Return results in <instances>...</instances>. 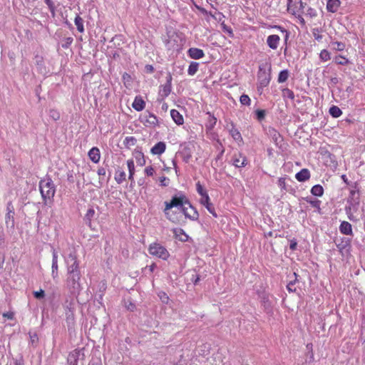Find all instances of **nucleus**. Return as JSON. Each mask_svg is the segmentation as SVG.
I'll return each mask as SVG.
<instances>
[{
	"label": "nucleus",
	"instance_id": "1",
	"mask_svg": "<svg viewBox=\"0 0 365 365\" xmlns=\"http://www.w3.org/2000/svg\"><path fill=\"white\" fill-rule=\"evenodd\" d=\"M164 204L163 213L166 218L173 222L178 220L177 217L171 213L173 207L180 208L184 215L190 220H195L198 218V212L183 194L173 196L170 201H165Z\"/></svg>",
	"mask_w": 365,
	"mask_h": 365
},
{
	"label": "nucleus",
	"instance_id": "2",
	"mask_svg": "<svg viewBox=\"0 0 365 365\" xmlns=\"http://www.w3.org/2000/svg\"><path fill=\"white\" fill-rule=\"evenodd\" d=\"M39 190L44 204L51 201L56 193V187L50 177L41 179L39 181Z\"/></svg>",
	"mask_w": 365,
	"mask_h": 365
},
{
	"label": "nucleus",
	"instance_id": "3",
	"mask_svg": "<svg viewBox=\"0 0 365 365\" xmlns=\"http://www.w3.org/2000/svg\"><path fill=\"white\" fill-rule=\"evenodd\" d=\"M148 252L150 255L163 260H167L170 257L169 252L167 249L158 242L150 244L148 247Z\"/></svg>",
	"mask_w": 365,
	"mask_h": 365
},
{
	"label": "nucleus",
	"instance_id": "4",
	"mask_svg": "<svg viewBox=\"0 0 365 365\" xmlns=\"http://www.w3.org/2000/svg\"><path fill=\"white\" fill-rule=\"evenodd\" d=\"M81 272H74L73 273H68V277L66 279L67 284L73 288L78 289L80 287Z\"/></svg>",
	"mask_w": 365,
	"mask_h": 365
},
{
	"label": "nucleus",
	"instance_id": "5",
	"mask_svg": "<svg viewBox=\"0 0 365 365\" xmlns=\"http://www.w3.org/2000/svg\"><path fill=\"white\" fill-rule=\"evenodd\" d=\"M67 272L68 273H73L74 272H80L79 264L75 254H69L67 260Z\"/></svg>",
	"mask_w": 365,
	"mask_h": 365
},
{
	"label": "nucleus",
	"instance_id": "6",
	"mask_svg": "<svg viewBox=\"0 0 365 365\" xmlns=\"http://www.w3.org/2000/svg\"><path fill=\"white\" fill-rule=\"evenodd\" d=\"M171 81L172 76L170 74H169L168 76L167 83L160 87L159 93L163 98L168 97L171 92Z\"/></svg>",
	"mask_w": 365,
	"mask_h": 365
},
{
	"label": "nucleus",
	"instance_id": "7",
	"mask_svg": "<svg viewBox=\"0 0 365 365\" xmlns=\"http://www.w3.org/2000/svg\"><path fill=\"white\" fill-rule=\"evenodd\" d=\"M232 161L236 168H243L247 164V158L240 153L234 155Z\"/></svg>",
	"mask_w": 365,
	"mask_h": 365
},
{
	"label": "nucleus",
	"instance_id": "8",
	"mask_svg": "<svg viewBox=\"0 0 365 365\" xmlns=\"http://www.w3.org/2000/svg\"><path fill=\"white\" fill-rule=\"evenodd\" d=\"M143 123L146 126L155 127L158 124V120L156 115L153 113H148L144 115Z\"/></svg>",
	"mask_w": 365,
	"mask_h": 365
},
{
	"label": "nucleus",
	"instance_id": "9",
	"mask_svg": "<svg viewBox=\"0 0 365 365\" xmlns=\"http://www.w3.org/2000/svg\"><path fill=\"white\" fill-rule=\"evenodd\" d=\"M6 210H7V213L5 217L6 223L9 224V222H11V226L13 227L14 225V209L11 202H9L7 203Z\"/></svg>",
	"mask_w": 365,
	"mask_h": 365
},
{
	"label": "nucleus",
	"instance_id": "10",
	"mask_svg": "<svg viewBox=\"0 0 365 365\" xmlns=\"http://www.w3.org/2000/svg\"><path fill=\"white\" fill-rule=\"evenodd\" d=\"M89 159L94 163H98L101 159L100 150L97 147L92 148L88 151Z\"/></svg>",
	"mask_w": 365,
	"mask_h": 365
},
{
	"label": "nucleus",
	"instance_id": "11",
	"mask_svg": "<svg viewBox=\"0 0 365 365\" xmlns=\"http://www.w3.org/2000/svg\"><path fill=\"white\" fill-rule=\"evenodd\" d=\"M133 108L137 111L143 110L145 107V102L140 96H135L133 103Z\"/></svg>",
	"mask_w": 365,
	"mask_h": 365
},
{
	"label": "nucleus",
	"instance_id": "12",
	"mask_svg": "<svg viewBox=\"0 0 365 365\" xmlns=\"http://www.w3.org/2000/svg\"><path fill=\"white\" fill-rule=\"evenodd\" d=\"M339 231L343 235L353 236L352 226L349 222L346 221H343L341 222L339 226Z\"/></svg>",
	"mask_w": 365,
	"mask_h": 365
},
{
	"label": "nucleus",
	"instance_id": "13",
	"mask_svg": "<svg viewBox=\"0 0 365 365\" xmlns=\"http://www.w3.org/2000/svg\"><path fill=\"white\" fill-rule=\"evenodd\" d=\"M187 53L189 56L193 59H200L205 56L203 51L197 48H190Z\"/></svg>",
	"mask_w": 365,
	"mask_h": 365
},
{
	"label": "nucleus",
	"instance_id": "14",
	"mask_svg": "<svg viewBox=\"0 0 365 365\" xmlns=\"http://www.w3.org/2000/svg\"><path fill=\"white\" fill-rule=\"evenodd\" d=\"M170 115L173 120V121L178 125H181L184 123V118L182 114L175 109H172L170 110Z\"/></svg>",
	"mask_w": 365,
	"mask_h": 365
},
{
	"label": "nucleus",
	"instance_id": "15",
	"mask_svg": "<svg viewBox=\"0 0 365 365\" xmlns=\"http://www.w3.org/2000/svg\"><path fill=\"white\" fill-rule=\"evenodd\" d=\"M173 233L176 239L181 242H187L189 236L181 228H175L173 230Z\"/></svg>",
	"mask_w": 365,
	"mask_h": 365
},
{
	"label": "nucleus",
	"instance_id": "16",
	"mask_svg": "<svg viewBox=\"0 0 365 365\" xmlns=\"http://www.w3.org/2000/svg\"><path fill=\"white\" fill-rule=\"evenodd\" d=\"M127 168L128 170V180L131 182H134V175H135V165L134 160L133 159H128L126 161Z\"/></svg>",
	"mask_w": 365,
	"mask_h": 365
},
{
	"label": "nucleus",
	"instance_id": "17",
	"mask_svg": "<svg viewBox=\"0 0 365 365\" xmlns=\"http://www.w3.org/2000/svg\"><path fill=\"white\" fill-rule=\"evenodd\" d=\"M166 145L164 142H158L152 148L151 153L153 155H161L165 150Z\"/></svg>",
	"mask_w": 365,
	"mask_h": 365
},
{
	"label": "nucleus",
	"instance_id": "18",
	"mask_svg": "<svg viewBox=\"0 0 365 365\" xmlns=\"http://www.w3.org/2000/svg\"><path fill=\"white\" fill-rule=\"evenodd\" d=\"M340 4L341 2L339 0H328L327 4V9L329 12L335 13L337 11Z\"/></svg>",
	"mask_w": 365,
	"mask_h": 365
},
{
	"label": "nucleus",
	"instance_id": "19",
	"mask_svg": "<svg viewBox=\"0 0 365 365\" xmlns=\"http://www.w3.org/2000/svg\"><path fill=\"white\" fill-rule=\"evenodd\" d=\"M279 39L278 35H270L267 37V42L271 48L276 49L278 47Z\"/></svg>",
	"mask_w": 365,
	"mask_h": 365
},
{
	"label": "nucleus",
	"instance_id": "20",
	"mask_svg": "<svg viewBox=\"0 0 365 365\" xmlns=\"http://www.w3.org/2000/svg\"><path fill=\"white\" fill-rule=\"evenodd\" d=\"M114 178L117 183L121 184L125 180L126 174L122 169L118 168L115 170Z\"/></svg>",
	"mask_w": 365,
	"mask_h": 365
},
{
	"label": "nucleus",
	"instance_id": "21",
	"mask_svg": "<svg viewBox=\"0 0 365 365\" xmlns=\"http://www.w3.org/2000/svg\"><path fill=\"white\" fill-rule=\"evenodd\" d=\"M310 178V172L308 169L304 168L298 172V181L304 182Z\"/></svg>",
	"mask_w": 365,
	"mask_h": 365
},
{
	"label": "nucleus",
	"instance_id": "22",
	"mask_svg": "<svg viewBox=\"0 0 365 365\" xmlns=\"http://www.w3.org/2000/svg\"><path fill=\"white\" fill-rule=\"evenodd\" d=\"M351 240L346 237H342L340 240V242H336V245L339 250H343L350 246Z\"/></svg>",
	"mask_w": 365,
	"mask_h": 365
},
{
	"label": "nucleus",
	"instance_id": "23",
	"mask_svg": "<svg viewBox=\"0 0 365 365\" xmlns=\"http://www.w3.org/2000/svg\"><path fill=\"white\" fill-rule=\"evenodd\" d=\"M312 346H313V345L312 343L307 344L306 346V350L307 351V354L306 356L305 361L307 363H311L314 361V354L312 351Z\"/></svg>",
	"mask_w": 365,
	"mask_h": 365
},
{
	"label": "nucleus",
	"instance_id": "24",
	"mask_svg": "<svg viewBox=\"0 0 365 365\" xmlns=\"http://www.w3.org/2000/svg\"><path fill=\"white\" fill-rule=\"evenodd\" d=\"M269 134L270 135L276 145H278L279 143L282 140V137L280 134L275 129H269Z\"/></svg>",
	"mask_w": 365,
	"mask_h": 365
},
{
	"label": "nucleus",
	"instance_id": "25",
	"mask_svg": "<svg viewBox=\"0 0 365 365\" xmlns=\"http://www.w3.org/2000/svg\"><path fill=\"white\" fill-rule=\"evenodd\" d=\"M311 193L314 196L321 197L324 194V188L321 185H315L312 187Z\"/></svg>",
	"mask_w": 365,
	"mask_h": 365
},
{
	"label": "nucleus",
	"instance_id": "26",
	"mask_svg": "<svg viewBox=\"0 0 365 365\" xmlns=\"http://www.w3.org/2000/svg\"><path fill=\"white\" fill-rule=\"evenodd\" d=\"M207 114L208 115V119H207V124L206 125V126L208 129L211 130L216 125L217 118L210 112H207Z\"/></svg>",
	"mask_w": 365,
	"mask_h": 365
},
{
	"label": "nucleus",
	"instance_id": "27",
	"mask_svg": "<svg viewBox=\"0 0 365 365\" xmlns=\"http://www.w3.org/2000/svg\"><path fill=\"white\" fill-rule=\"evenodd\" d=\"M329 112L333 118H339L342 114L341 110L336 106H331Z\"/></svg>",
	"mask_w": 365,
	"mask_h": 365
},
{
	"label": "nucleus",
	"instance_id": "28",
	"mask_svg": "<svg viewBox=\"0 0 365 365\" xmlns=\"http://www.w3.org/2000/svg\"><path fill=\"white\" fill-rule=\"evenodd\" d=\"M304 200L308 203H309L312 205V207H315V208H318V209L320 208V205H321V201L320 200H317L316 198H314L312 196H308L306 198H304Z\"/></svg>",
	"mask_w": 365,
	"mask_h": 365
},
{
	"label": "nucleus",
	"instance_id": "29",
	"mask_svg": "<svg viewBox=\"0 0 365 365\" xmlns=\"http://www.w3.org/2000/svg\"><path fill=\"white\" fill-rule=\"evenodd\" d=\"M75 24L77 27L78 31L80 33H83L84 31V26H83V19L79 16L77 15L74 20Z\"/></svg>",
	"mask_w": 365,
	"mask_h": 365
},
{
	"label": "nucleus",
	"instance_id": "30",
	"mask_svg": "<svg viewBox=\"0 0 365 365\" xmlns=\"http://www.w3.org/2000/svg\"><path fill=\"white\" fill-rule=\"evenodd\" d=\"M199 63L197 62H191L188 69L187 73L190 76L195 75L198 71Z\"/></svg>",
	"mask_w": 365,
	"mask_h": 365
},
{
	"label": "nucleus",
	"instance_id": "31",
	"mask_svg": "<svg viewBox=\"0 0 365 365\" xmlns=\"http://www.w3.org/2000/svg\"><path fill=\"white\" fill-rule=\"evenodd\" d=\"M136 139L133 136H128L124 140V145L127 148H130L131 146H134L136 143Z\"/></svg>",
	"mask_w": 365,
	"mask_h": 365
},
{
	"label": "nucleus",
	"instance_id": "32",
	"mask_svg": "<svg viewBox=\"0 0 365 365\" xmlns=\"http://www.w3.org/2000/svg\"><path fill=\"white\" fill-rule=\"evenodd\" d=\"M79 352L77 350H74L73 352L69 354L68 361L73 365H77V359L76 358L78 356Z\"/></svg>",
	"mask_w": 365,
	"mask_h": 365
},
{
	"label": "nucleus",
	"instance_id": "33",
	"mask_svg": "<svg viewBox=\"0 0 365 365\" xmlns=\"http://www.w3.org/2000/svg\"><path fill=\"white\" fill-rule=\"evenodd\" d=\"M319 58L324 62L330 60V53L327 49H323L319 53Z\"/></svg>",
	"mask_w": 365,
	"mask_h": 365
},
{
	"label": "nucleus",
	"instance_id": "34",
	"mask_svg": "<svg viewBox=\"0 0 365 365\" xmlns=\"http://www.w3.org/2000/svg\"><path fill=\"white\" fill-rule=\"evenodd\" d=\"M230 134L232 137L234 138V140L236 141H241L242 140L240 133L236 128H232V130H230Z\"/></svg>",
	"mask_w": 365,
	"mask_h": 365
},
{
	"label": "nucleus",
	"instance_id": "35",
	"mask_svg": "<svg viewBox=\"0 0 365 365\" xmlns=\"http://www.w3.org/2000/svg\"><path fill=\"white\" fill-rule=\"evenodd\" d=\"M135 158L137 160V163L140 165L143 166L145 163V160L144 158L143 153L141 152H138L135 155Z\"/></svg>",
	"mask_w": 365,
	"mask_h": 365
},
{
	"label": "nucleus",
	"instance_id": "36",
	"mask_svg": "<svg viewBox=\"0 0 365 365\" xmlns=\"http://www.w3.org/2000/svg\"><path fill=\"white\" fill-rule=\"evenodd\" d=\"M282 94L284 98H289L292 101L294 99V93L292 91L286 88L282 91Z\"/></svg>",
	"mask_w": 365,
	"mask_h": 365
},
{
	"label": "nucleus",
	"instance_id": "37",
	"mask_svg": "<svg viewBox=\"0 0 365 365\" xmlns=\"http://www.w3.org/2000/svg\"><path fill=\"white\" fill-rule=\"evenodd\" d=\"M196 190L200 196L208 195L207 190L203 187L200 181L196 183Z\"/></svg>",
	"mask_w": 365,
	"mask_h": 365
},
{
	"label": "nucleus",
	"instance_id": "38",
	"mask_svg": "<svg viewBox=\"0 0 365 365\" xmlns=\"http://www.w3.org/2000/svg\"><path fill=\"white\" fill-rule=\"evenodd\" d=\"M288 76H289V73H288L287 71H286V70L282 71L279 74L278 81L279 83L285 82L287 80Z\"/></svg>",
	"mask_w": 365,
	"mask_h": 365
},
{
	"label": "nucleus",
	"instance_id": "39",
	"mask_svg": "<svg viewBox=\"0 0 365 365\" xmlns=\"http://www.w3.org/2000/svg\"><path fill=\"white\" fill-rule=\"evenodd\" d=\"M302 13L306 16H309L310 18L314 17L317 16V11L311 7H307L305 11H302Z\"/></svg>",
	"mask_w": 365,
	"mask_h": 365
},
{
	"label": "nucleus",
	"instance_id": "40",
	"mask_svg": "<svg viewBox=\"0 0 365 365\" xmlns=\"http://www.w3.org/2000/svg\"><path fill=\"white\" fill-rule=\"evenodd\" d=\"M6 349L3 343H0V365H3L5 363V354Z\"/></svg>",
	"mask_w": 365,
	"mask_h": 365
},
{
	"label": "nucleus",
	"instance_id": "41",
	"mask_svg": "<svg viewBox=\"0 0 365 365\" xmlns=\"http://www.w3.org/2000/svg\"><path fill=\"white\" fill-rule=\"evenodd\" d=\"M240 101L242 105L245 106H250L251 103L250 97L246 94H242L240 96Z\"/></svg>",
	"mask_w": 365,
	"mask_h": 365
},
{
	"label": "nucleus",
	"instance_id": "42",
	"mask_svg": "<svg viewBox=\"0 0 365 365\" xmlns=\"http://www.w3.org/2000/svg\"><path fill=\"white\" fill-rule=\"evenodd\" d=\"M336 63L339 65H347L349 63V61L342 56H339L338 57L336 58Z\"/></svg>",
	"mask_w": 365,
	"mask_h": 365
},
{
	"label": "nucleus",
	"instance_id": "43",
	"mask_svg": "<svg viewBox=\"0 0 365 365\" xmlns=\"http://www.w3.org/2000/svg\"><path fill=\"white\" fill-rule=\"evenodd\" d=\"M287 289L288 292H290V293L294 292L297 290V286L295 284V280L290 281L287 284Z\"/></svg>",
	"mask_w": 365,
	"mask_h": 365
},
{
	"label": "nucleus",
	"instance_id": "44",
	"mask_svg": "<svg viewBox=\"0 0 365 365\" xmlns=\"http://www.w3.org/2000/svg\"><path fill=\"white\" fill-rule=\"evenodd\" d=\"M332 45H336V46L334 47V49L339 51H341L345 48V44L342 42L339 41H334L331 43Z\"/></svg>",
	"mask_w": 365,
	"mask_h": 365
},
{
	"label": "nucleus",
	"instance_id": "45",
	"mask_svg": "<svg viewBox=\"0 0 365 365\" xmlns=\"http://www.w3.org/2000/svg\"><path fill=\"white\" fill-rule=\"evenodd\" d=\"M207 210L209 211L210 213H211L214 217H217V214L215 213V208L212 205V204L210 202L207 204L205 205Z\"/></svg>",
	"mask_w": 365,
	"mask_h": 365
},
{
	"label": "nucleus",
	"instance_id": "46",
	"mask_svg": "<svg viewBox=\"0 0 365 365\" xmlns=\"http://www.w3.org/2000/svg\"><path fill=\"white\" fill-rule=\"evenodd\" d=\"M144 173L147 176H153L155 173V169L152 166H147L144 170Z\"/></svg>",
	"mask_w": 365,
	"mask_h": 365
},
{
	"label": "nucleus",
	"instance_id": "47",
	"mask_svg": "<svg viewBox=\"0 0 365 365\" xmlns=\"http://www.w3.org/2000/svg\"><path fill=\"white\" fill-rule=\"evenodd\" d=\"M221 26H222V28L224 31L228 33L230 36H231V37L233 36V35H234L233 34V31H232V29L230 27L227 26L225 23H222L221 24Z\"/></svg>",
	"mask_w": 365,
	"mask_h": 365
},
{
	"label": "nucleus",
	"instance_id": "48",
	"mask_svg": "<svg viewBox=\"0 0 365 365\" xmlns=\"http://www.w3.org/2000/svg\"><path fill=\"white\" fill-rule=\"evenodd\" d=\"M256 115H257V118L259 120H263L264 118V117H265V110H256Z\"/></svg>",
	"mask_w": 365,
	"mask_h": 365
},
{
	"label": "nucleus",
	"instance_id": "49",
	"mask_svg": "<svg viewBox=\"0 0 365 365\" xmlns=\"http://www.w3.org/2000/svg\"><path fill=\"white\" fill-rule=\"evenodd\" d=\"M34 295L36 299H42L45 297V292L43 289L36 291L34 292Z\"/></svg>",
	"mask_w": 365,
	"mask_h": 365
},
{
	"label": "nucleus",
	"instance_id": "50",
	"mask_svg": "<svg viewBox=\"0 0 365 365\" xmlns=\"http://www.w3.org/2000/svg\"><path fill=\"white\" fill-rule=\"evenodd\" d=\"M50 114L51 117H52L55 120H57L60 118V113L56 110H51Z\"/></svg>",
	"mask_w": 365,
	"mask_h": 365
},
{
	"label": "nucleus",
	"instance_id": "51",
	"mask_svg": "<svg viewBox=\"0 0 365 365\" xmlns=\"http://www.w3.org/2000/svg\"><path fill=\"white\" fill-rule=\"evenodd\" d=\"M161 186H168L169 183V179L165 176L160 177L159 179Z\"/></svg>",
	"mask_w": 365,
	"mask_h": 365
},
{
	"label": "nucleus",
	"instance_id": "52",
	"mask_svg": "<svg viewBox=\"0 0 365 365\" xmlns=\"http://www.w3.org/2000/svg\"><path fill=\"white\" fill-rule=\"evenodd\" d=\"M210 202V199L208 195H202L200 198V203L203 205Z\"/></svg>",
	"mask_w": 365,
	"mask_h": 365
},
{
	"label": "nucleus",
	"instance_id": "53",
	"mask_svg": "<svg viewBox=\"0 0 365 365\" xmlns=\"http://www.w3.org/2000/svg\"><path fill=\"white\" fill-rule=\"evenodd\" d=\"M52 275H53V277L55 278L56 276H57V272H58V263H52Z\"/></svg>",
	"mask_w": 365,
	"mask_h": 365
},
{
	"label": "nucleus",
	"instance_id": "54",
	"mask_svg": "<svg viewBox=\"0 0 365 365\" xmlns=\"http://www.w3.org/2000/svg\"><path fill=\"white\" fill-rule=\"evenodd\" d=\"M3 317L7 319H14V312H7L3 313Z\"/></svg>",
	"mask_w": 365,
	"mask_h": 365
},
{
	"label": "nucleus",
	"instance_id": "55",
	"mask_svg": "<svg viewBox=\"0 0 365 365\" xmlns=\"http://www.w3.org/2000/svg\"><path fill=\"white\" fill-rule=\"evenodd\" d=\"M95 215V210L93 209V208H90L87 210V212L86 214V217L89 220H91V218L94 216Z\"/></svg>",
	"mask_w": 365,
	"mask_h": 365
},
{
	"label": "nucleus",
	"instance_id": "56",
	"mask_svg": "<svg viewBox=\"0 0 365 365\" xmlns=\"http://www.w3.org/2000/svg\"><path fill=\"white\" fill-rule=\"evenodd\" d=\"M345 210H346V214L348 215V217L350 220L351 221H355L356 220L354 219V217L353 216V215L351 213V207L349 206V207H345Z\"/></svg>",
	"mask_w": 365,
	"mask_h": 365
},
{
	"label": "nucleus",
	"instance_id": "57",
	"mask_svg": "<svg viewBox=\"0 0 365 365\" xmlns=\"http://www.w3.org/2000/svg\"><path fill=\"white\" fill-rule=\"evenodd\" d=\"M58 263V255L57 252L53 250L52 253V263Z\"/></svg>",
	"mask_w": 365,
	"mask_h": 365
},
{
	"label": "nucleus",
	"instance_id": "58",
	"mask_svg": "<svg viewBox=\"0 0 365 365\" xmlns=\"http://www.w3.org/2000/svg\"><path fill=\"white\" fill-rule=\"evenodd\" d=\"M127 309L133 312L135 309V304L132 303L131 302H129L128 305H126Z\"/></svg>",
	"mask_w": 365,
	"mask_h": 365
},
{
	"label": "nucleus",
	"instance_id": "59",
	"mask_svg": "<svg viewBox=\"0 0 365 365\" xmlns=\"http://www.w3.org/2000/svg\"><path fill=\"white\" fill-rule=\"evenodd\" d=\"M315 31H319V30H318V29H314V32H313V34H314V38H315L317 41H319L320 40H322V35H320V34H316V33H315Z\"/></svg>",
	"mask_w": 365,
	"mask_h": 365
},
{
	"label": "nucleus",
	"instance_id": "60",
	"mask_svg": "<svg viewBox=\"0 0 365 365\" xmlns=\"http://www.w3.org/2000/svg\"><path fill=\"white\" fill-rule=\"evenodd\" d=\"M106 173V169L104 168H100L98 169V175L105 176Z\"/></svg>",
	"mask_w": 365,
	"mask_h": 365
},
{
	"label": "nucleus",
	"instance_id": "61",
	"mask_svg": "<svg viewBox=\"0 0 365 365\" xmlns=\"http://www.w3.org/2000/svg\"><path fill=\"white\" fill-rule=\"evenodd\" d=\"M290 3H291V1L289 0V3L287 4V11L290 13H292V14H295V11H294V8H292L291 6H290Z\"/></svg>",
	"mask_w": 365,
	"mask_h": 365
},
{
	"label": "nucleus",
	"instance_id": "62",
	"mask_svg": "<svg viewBox=\"0 0 365 365\" xmlns=\"http://www.w3.org/2000/svg\"><path fill=\"white\" fill-rule=\"evenodd\" d=\"M146 268H148L150 272H153L155 270V269L156 268V264H155V263H152L150 265L148 266Z\"/></svg>",
	"mask_w": 365,
	"mask_h": 365
},
{
	"label": "nucleus",
	"instance_id": "63",
	"mask_svg": "<svg viewBox=\"0 0 365 365\" xmlns=\"http://www.w3.org/2000/svg\"><path fill=\"white\" fill-rule=\"evenodd\" d=\"M331 83L336 85L339 83V79L337 77H333L330 79Z\"/></svg>",
	"mask_w": 365,
	"mask_h": 365
},
{
	"label": "nucleus",
	"instance_id": "64",
	"mask_svg": "<svg viewBox=\"0 0 365 365\" xmlns=\"http://www.w3.org/2000/svg\"><path fill=\"white\" fill-rule=\"evenodd\" d=\"M299 4H300V7H299V9L302 11H305L306 10V3H304L302 2V1H299Z\"/></svg>",
	"mask_w": 365,
	"mask_h": 365
}]
</instances>
